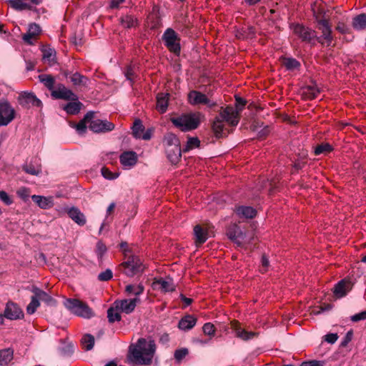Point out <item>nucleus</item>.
I'll return each mask as SVG.
<instances>
[{
	"mask_svg": "<svg viewBox=\"0 0 366 366\" xmlns=\"http://www.w3.org/2000/svg\"><path fill=\"white\" fill-rule=\"evenodd\" d=\"M156 350L157 345L151 337L139 338L129 347L128 362L137 365H149Z\"/></svg>",
	"mask_w": 366,
	"mask_h": 366,
	"instance_id": "obj_1",
	"label": "nucleus"
},
{
	"mask_svg": "<svg viewBox=\"0 0 366 366\" xmlns=\"http://www.w3.org/2000/svg\"><path fill=\"white\" fill-rule=\"evenodd\" d=\"M203 115L200 112L184 113L171 119L172 123L182 132L193 131L199 127Z\"/></svg>",
	"mask_w": 366,
	"mask_h": 366,
	"instance_id": "obj_2",
	"label": "nucleus"
},
{
	"mask_svg": "<svg viewBox=\"0 0 366 366\" xmlns=\"http://www.w3.org/2000/svg\"><path fill=\"white\" fill-rule=\"evenodd\" d=\"M234 111L232 108H225L214 119L212 124V130L216 137L219 138L223 136L224 122L231 126H237L238 124L239 119L235 117V112Z\"/></svg>",
	"mask_w": 366,
	"mask_h": 366,
	"instance_id": "obj_3",
	"label": "nucleus"
},
{
	"mask_svg": "<svg viewBox=\"0 0 366 366\" xmlns=\"http://www.w3.org/2000/svg\"><path fill=\"white\" fill-rule=\"evenodd\" d=\"M164 145L167 158L172 163H176L182 156L180 142L177 135L167 133L164 137Z\"/></svg>",
	"mask_w": 366,
	"mask_h": 366,
	"instance_id": "obj_4",
	"label": "nucleus"
},
{
	"mask_svg": "<svg viewBox=\"0 0 366 366\" xmlns=\"http://www.w3.org/2000/svg\"><path fill=\"white\" fill-rule=\"evenodd\" d=\"M65 307L73 314L84 318H90L94 316L92 310L89 306L76 299H67L64 302Z\"/></svg>",
	"mask_w": 366,
	"mask_h": 366,
	"instance_id": "obj_5",
	"label": "nucleus"
},
{
	"mask_svg": "<svg viewBox=\"0 0 366 366\" xmlns=\"http://www.w3.org/2000/svg\"><path fill=\"white\" fill-rule=\"evenodd\" d=\"M292 32L302 41L314 44L317 39L316 31L300 24H293L290 26Z\"/></svg>",
	"mask_w": 366,
	"mask_h": 366,
	"instance_id": "obj_6",
	"label": "nucleus"
},
{
	"mask_svg": "<svg viewBox=\"0 0 366 366\" xmlns=\"http://www.w3.org/2000/svg\"><path fill=\"white\" fill-rule=\"evenodd\" d=\"M122 272L129 277H133L142 272L144 267L139 257L126 259L120 265Z\"/></svg>",
	"mask_w": 366,
	"mask_h": 366,
	"instance_id": "obj_7",
	"label": "nucleus"
},
{
	"mask_svg": "<svg viewBox=\"0 0 366 366\" xmlns=\"http://www.w3.org/2000/svg\"><path fill=\"white\" fill-rule=\"evenodd\" d=\"M162 39L164 41L165 46L168 49L175 54H179L180 52V43L178 34L172 29H167L164 31Z\"/></svg>",
	"mask_w": 366,
	"mask_h": 366,
	"instance_id": "obj_8",
	"label": "nucleus"
},
{
	"mask_svg": "<svg viewBox=\"0 0 366 366\" xmlns=\"http://www.w3.org/2000/svg\"><path fill=\"white\" fill-rule=\"evenodd\" d=\"M15 111L6 99L0 100V126H6L14 119Z\"/></svg>",
	"mask_w": 366,
	"mask_h": 366,
	"instance_id": "obj_9",
	"label": "nucleus"
},
{
	"mask_svg": "<svg viewBox=\"0 0 366 366\" xmlns=\"http://www.w3.org/2000/svg\"><path fill=\"white\" fill-rule=\"evenodd\" d=\"M188 101L192 105L206 104L209 108L216 105V102L208 99L205 94L195 90L188 94Z\"/></svg>",
	"mask_w": 366,
	"mask_h": 366,
	"instance_id": "obj_10",
	"label": "nucleus"
},
{
	"mask_svg": "<svg viewBox=\"0 0 366 366\" xmlns=\"http://www.w3.org/2000/svg\"><path fill=\"white\" fill-rule=\"evenodd\" d=\"M115 126L113 123L107 119H92L89 124V128L95 133H105L111 132L114 129Z\"/></svg>",
	"mask_w": 366,
	"mask_h": 366,
	"instance_id": "obj_11",
	"label": "nucleus"
},
{
	"mask_svg": "<svg viewBox=\"0 0 366 366\" xmlns=\"http://www.w3.org/2000/svg\"><path fill=\"white\" fill-rule=\"evenodd\" d=\"M132 129V134L136 139L149 140L154 133L153 128H149L146 132H144V127L140 119H136L134 121Z\"/></svg>",
	"mask_w": 366,
	"mask_h": 366,
	"instance_id": "obj_12",
	"label": "nucleus"
},
{
	"mask_svg": "<svg viewBox=\"0 0 366 366\" xmlns=\"http://www.w3.org/2000/svg\"><path fill=\"white\" fill-rule=\"evenodd\" d=\"M4 316L9 320H14L22 319L24 315L21 309L16 303L9 302L6 305Z\"/></svg>",
	"mask_w": 366,
	"mask_h": 366,
	"instance_id": "obj_13",
	"label": "nucleus"
},
{
	"mask_svg": "<svg viewBox=\"0 0 366 366\" xmlns=\"http://www.w3.org/2000/svg\"><path fill=\"white\" fill-rule=\"evenodd\" d=\"M51 96L55 99L66 100H76L77 97L71 90L67 89L63 84L58 85L56 89L52 90Z\"/></svg>",
	"mask_w": 366,
	"mask_h": 366,
	"instance_id": "obj_14",
	"label": "nucleus"
},
{
	"mask_svg": "<svg viewBox=\"0 0 366 366\" xmlns=\"http://www.w3.org/2000/svg\"><path fill=\"white\" fill-rule=\"evenodd\" d=\"M352 288V283L349 279H343L338 282L334 287L333 292L338 298L345 297Z\"/></svg>",
	"mask_w": 366,
	"mask_h": 366,
	"instance_id": "obj_15",
	"label": "nucleus"
},
{
	"mask_svg": "<svg viewBox=\"0 0 366 366\" xmlns=\"http://www.w3.org/2000/svg\"><path fill=\"white\" fill-rule=\"evenodd\" d=\"M319 24V29L321 30L322 34L321 37H317L316 40H317L319 42L322 43V39L325 40V41L327 43V44H330L332 40V29L331 26L326 19H320L318 21Z\"/></svg>",
	"mask_w": 366,
	"mask_h": 366,
	"instance_id": "obj_16",
	"label": "nucleus"
},
{
	"mask_svg": "<svg viewBox=\"0 0 366 366\" xmlns=\"http://www.w3.org/2000/svg\"><path fill=\"white\" fill-rule=\"evenodd\" d=\"M19 102L23 107H41V102L33 94L24 92L19 97Z\"/></svg>",
	"mask_w": 366,
	"mask_h": 366,
	"instance_id": "obj_17",
	"label": "nucleus"
},
{
	"mask_svg": "<svg viewBox=\"0 0 366 366\" xmlns=\"http://www.w3.org/2000/svg\"><path fill=\"white\" fill-rule=\"evenodd\" d=\"M139 302V299L135 297L131 300H124L120 301H116L114 302L115 308L118 310L124 312L127 314L131 313L137 306V304Z\"/></svg>",
	"mask_w": 366,
	"mask_h": 366,
	"instance_id": "obj_18",
	"label": "nucleus"
},
{
	"mask_svg": "<svg viewBox=\"0 0 366 366\" xmlns=\"http://www.w3.org/2000/svg\"><path fill=\"white\" fill-rule=\"evenodd\" d=\"M120 162L126 169H130L137 162V154L134 152H124L120 155Z\"/></svg>",
	"mask_w": 366,
	"mask_h": 366,
	"instance_id": "obj_19",
	"label": "nucleus"
},
{
	"mask_svg": "<svg viewBox=\"0 0 366 366\" xmlns=\"http://www.w3.org/2000/svg\"><path fill=\"white\" fill-rule=\"evenodd\" d=\"M232 327L235 332L236 337L244 341L249 340L258 335V333L257 332H247L244 329L241 328L237 322L232 323Z\"/></svg>",
	"mask_w": 366,
	"mask_h": 366,
	"instance_id": "obj_20",
	"label": "nucleus"
},
{
	"mask_svg": "<svg viewBox=\"0 0 366 366\" xmlns=\"http://www.w3.org/2000/svg\"><path fill=\"white\" fill-rule=\"evenodd\" d=\"M31 199L35 202L41 209H48L54 206V199L52 197H44L41 195H32Z\"/></svg>",
	"mask_w": 366,
	"mask_h": 366,
	"instance_id": "obj_21",
	"label": "nucleus"
},
{
	"mask_svg": "<svg viewBox=\"0 0 366 366\" xmlns=\"http://www.w3.org/2000/svg\"><path fill=\"white\" fill-rule=\"evenodd\" d=\"M197 323V318L193 315H187L183 317L178 323V327L182 331L192 330Z\"/></svg>",
	"mask_w": 366,
	"mask_h": 366,
	"instance_id": "obj_22",
	"label": "nucleus"
},
{
	"mask_svg": "<svg viewBox=\"0 0 366 366\" xmlns=\"http://www.w3.org/2000/svg\"><path fill=\"white\" fill-rule=\"evenodd\" d=\"M69 217L77 224L83 226L86 224V218L84 214L77 208L71 207L67 211Z\"/></svg>",
	"mask_w": 366,
	"mask_h": 366,
	"instance_id": "obj_23",
	"label": "nucleus"
},
{
	"mask_svg": "<svg viewBox=\"0 0 366 366\" xmlns=\"http://www.w3.org/2000/svg\"><path fill=\"white\" fill-rule=\"evenodd\" d=\"M41 32L40 26L36 24H31L29 26V29L23 36V39L25 42L31 44L32 39L38 36Z\"/></svg>",
	"mask_w": 366,
	"mask_h": 366,
	"instance_id": "obj_24",
	"label": "nucleus"
},
{
	"mask_svg": "<svg viewBox=\"0 0 366 366\" xmlns=\"http://www.w3.org/2000/svg\"><path fill=\"white\" fill-rule=\"evenodd\" d=\"M94 112H88L77 124H72L71 127H75L79 134H81L86 132V124H90L91 120L94 118Z\"/></svg>",
	"mask_w": 366,
	"mask_h": 366,
	"instance_id": "obj_25",
	"label": "nucleus"
},
{
	"mask_svg": "<svg viewBox=\"0 0 366 366\" xmlns=\"http://www.w3.org/2000/svg\"><path fill=\"white\" fill-rule=\"evenodd\" d=\"M32 292L37 297L39 301L44 302L48 305H54L55 304V300L49 294L39 288L34 287Z\"/></svg>",
	"mask_w": 366,
	"mask_h": 366,
	"instance_id": "obj_26",
	"label": "nucleus"
},
{
	"mask_svg": "<svg viewBox=\"0 0 366 366\" xmlns=\"http://www.w3.org/2000/svg\"><path fill=\"white\" fill-rule=\"evenodd\" d=\"M236 213L239 217L253 218L256 215V210L248 206H241L236 208Z\"/></svg>",
	"mask_w": 366,
	"mask_h": 366,
	"instance_id": "obj_27",
	"label": "nucleus"
},
{
	"mask_svg": "<svg viewBox=\"0 0 366 366\" xmlns=\"http://www.w3.org/2000/svg\"><path fill=\"white\" fill-rule=\"evenodd\" d=\"M194 234L196 238V243L202 244L208 239L207 229H204L199 225H196L194 228Z\"/></svg>",
	"mask_w": 366,
	"mask_h": 366,
	"instance_id": "obj_28",
	"label": "nucleus"
},
{
	"mask_svg": "<svg viewBox=\"0 0 366 366\" xmlns=\"http://www.w3.org/2000/svg\"><path fill=\"white\" fill-rule=\"evenodd\" d=\"M352 25L353 29L357 31L366 29V14H361L355 16Z\"/></svg>",
	"mask_w": 366,
	"mask_h": 366,
	"instance_id": "obj_29",
	"label": "nucleus"
},
{
	"mask_svg": "<svg viewBox=\"0 0 366 366\" xmlns=\"http://www.w3.org/2000/svg\"><path fill=\"white\" fill-rule=\"evenodd\" d=\"M311 9L313 12V16L318 22L321 19V16H325L324 5L322 1H315L311 5Z\"/></svg>",
	"mask_w": 366,
	"mask_h": 366,
	"instance_id": "obj_30",
	"label": "nucleus"
},
{
	"mask_svg": "<svg viewBox=\"0 0 366 366\" xmlns=\"http://www.w3.org/2000/svg\"><path fill=\"white\" fill-rule=\"evenodd\" d=\"M320 89L316 85H308L305 86L302 92V95L306 99H312L317 97Z\"/></svg>",
	"mask_w": 366,
	"mask_h": 366,
	"instance_id": "obj_31",
	"label": "nucleus"
},
{
	"mask_svg": "<svg viewBox=\"0 0 366 366\" xmlns=\"http://www.w3.org/2000/svg\"><path fill=\"white\" fill-rule=\"evenodd\" d=\"M121 24L127 29L134 28L138 25V20L132 15H125L121 17Z\"/></svg>",
	"mask_w": 366,
	"mask_h": 366,
	"instance_id": "obj_32",
	"label": "nucleus"
},
{
	"mask_svg": "<svg viewBox=\"0 0 366 366\" xmlns=\"http://www.w3.org/2000/svg\"><path fill=\"white\" fill-rule=\"evenodd\" d=\"M68 103L64 107V109L69 114H76L79 112L82 104L76 100Z\"/></svg>",
	"mask_w": 366,
	"mask_h": 366,
	"instance_id": "obj_33",
	"label": "nucleus"
},
{
	"mask_svg": "<svg viewBox=\"0 0 366 366\" xmlns=\"http://www.w3.org/2000/svg\"><path fill=\"white\" fill-rule=\"evenodd\" d=\"M10 6L16 10L31 9V6L28 0H9Z\"/></svg>",
	"mask_w": 366,
	"mask_h": 366,
	"instance_id": "obj_34",
	"label": "nucleus"
},
{
	"mask_svg": "<svg viewBox=\"0 0 366 366\" xmlns=\"http://www.w3.org/2000/svg\"><path fill=\"white\" fill-rule=\"evenodd\" d=\"M235 107L229 106L226 108H232L233 110H234V112H235V117L239 119V114L246 104V101L244 99L238 97H235Z\"/></svg>",
	"mask_w": 366,
	"mask_h": 366,
	"instance_id": "obj_35",
	"label": "nucleus"
},
{
	"mask_svg": "<svg viewBox=\"0 0 366 366\" xmlns=\"http://www.w3.org/2000/svg\"><path fill=\"white\" fill-rule=\"evenodd\" d=\"M200 145L199 139L196 137H189L185 147L182 149V152H189V150L198 148Z\"/></svg>",
	"mask_w": 366,
	"mask_h": 366,
	"instance_id": "obj_36",
	"label": "nucleus"
},
{
	"mask_svg": "<svg viewBox=\"0 0 366 366\" xmlns=\"http://www.w3.org/2000/svg\"><path fill=\"white\" fill-rule=\"evenodd\" d=\"M120 249L122 253L124 254V259H128L137 257L135 255L134 252L132 247H130L127 242H122L120 244Z\"/></svg>",
	"mask_w": 366,
	"mask_h": 366,
	"instance_id": "obj_37",
	"label": "nucleus"
},
{
	"mask_svg": "<svg viewBox=\"0 0 366 366\" xmlns=\"http://www.w3.org/2000/svg\"><path fill=\"white\" fill-rule=\"evenodd\" d=\"M39 79L40 81L42 82L49 90L51 92L54 90L55 80L52 76L41 74L39 76Z\"/></svg>",
	"mask_w": 366,
	"mask_h": 366,
	"instance_id": "obj_38",
	"label": "nucleus"
},
{
	"mask_svg": "<svg viewBox=\"0 0 366 366\" xmlns=\"http://www.w3.org/2000/svg\"><path fill=\"white\" fill-rule=\"evenodd\" d=\"M13 358V351L6 349L0 351V365H6Z\"/></svg>",
	"mask_w": 366,
	"mask_h": 366,
	"instance_id": "obj_39",
	"label": "nucleus"
},
{
	"mask_svg": "<svg viewBox=\"0 0 366 366\" xmlns=\"http://www.w3.org/2000/svg\"><path fill=\"white\" fill-rule=\"evenodd\" d=\"M144 291V287L141 285H129L126 287V292L129 295L138 296Z\"/></svg>",
	"mask_w": 366,
	"mask_h": 366,
	"instance_id": "obj_40",
	"label": "nucleus"
},
{
	"mask_svg": "<svg viewBox=\"0 0 366 366\" xmlns=\"http://www.w3.org/2000/svg\"><path fill=\"white\" fill-rule=\"evenodd\" d=\"M175 287L173 280L169 277H167L165 279L162 278V291L172 292L175 290Z\"/></svg>",
	"mask_w": 366,
	"mask_h": 366,
	"instance_id": "obj_41",
	"label": "nucleus"
},
{
	"mask_svg": "<svg viewBox=\"0 0 366 366\" xmlns=\"http://www.w3.org/2000/svg\"><path fill=\"white\" fill-rule=\"evenodd\" d=\"M40 306V302L37 297L34 294V295L31 298L30 303L26 307V312L29 315L34 314L36 309Z\"/></svg>",
	"mask_w": 366,
	"mask_h": 366,
	"instance_id": "obj_42",
	"label": "nucleus"
},
{
	"mask_svg": "<svg viewBox=\"0 0 366 366\" xmlns=\"http://www.w3.org/2000/svg\"><path fill=\"white\" fill-rule=\"evenodd\" d=\"M332 150V147L329 143H323L317 145L315 149L316 155L327 154Z\"/></svg>",
	"mask_w": 366,
	"mask_h": 366,
	"instance_id": "obj_43",
	"label": "nucleus"
},
{
	"mask_svg": "<svg viewBox=\"0 0 366 366\" xmlns=\"http://www.w3.org/2000/svg\"><path fill=\"white\" fill-rule=\"evenodd\" d=\"M283 64L288 70H295L299 68L300 62L294 58H285Z\"/></svg>",
	"mask_w": 366,
	"mask_h": 366,
	"instance_id": "obj_44",
	"label": "nucleus"
},
{
	"mask_svg": "<svg viewBox=\"0 0 366 366\" xmlns=\"http://www.w3.org/2000/svg\"><path fill=\"white\" fill-rule=\"evenodd\" d=\"M81 342L86 350H90L94 347V337L91 335H86L82 338Z\"/></svg>",
	"mask_w": 366,
	"mask_h": 366,
	"instance_id": "obj_45",
	"label": "nucleus"
},
{
	"mask_svg": "<svg viewBox=\"0 0 366 366\" xmlns=\"http://www.w3.org/2000/svg\"><path fill=\"white\" fill-rule=\"evenodd\" d=\"M138 69V66L136 64L129 65L126 71L125 76L127 79L131 81H132L134 78L137 76V71Z\"/></svg>",
	"mask_w": 366,
	"mask_h": 366,
	"instance_id": "obj_46",
	"label": "nucleus"
},
{
	"mask_svg": "<svg viewBox=\"0 0 366 366\" xmlns=\"http://www.w3.org/2000/svg\"><path fill=\"white\" fill-rule=\"evenodd\" d=\"M71 81L75 85H86L88 79L84 76L75 73L71 76Z\"/></svg>",
	"mask_w": 366,
	"mask_h": 366,
	"instance_id": "obj_47",
	"label": "nucleus"
},
{
	"mask_svg": "<svg viewBox=\"0 0 366 366\" xmlns=\"http://www.w3.org/2000/svg\"><path fill=\"white\" fill-rule=\"evenodd\" d=\"M228 236L229 239L236 243L240 244L239 239L243 237V233L239 228H237L234 232H229Z\"/></svg>",
	"mask_w": 366,
	"mask_h": 366,
	"instance_id": "obj_48",
	"label": "nucleus"
},
{
	"mask_svg": "<svg viewBox=\"0 0 366 366\" xmlns=\"http://www.w3.org/2000/svg\"><path fill=\"white\" fill-rule=\"evenodd\" d=\"M107 317H108L109 321L110 322H114L115 321H119L121 319V316H120L119 313L118 312L115 311V310L114 308H109L108 310Z\"/></svg>",
	"mask_w": 366,
	"mask_h": 366,
	"instance_id": "obj_49",
	"label": "nucleus"
},
{
	"mask_svg": "<svg viewBox=\"0 0 366 366\" xmlns=\"http://www.w3.org/2000/svg\"><path fill=\"white\" fill-rule=\"evenodd\" d=\"M202 330H203V332L204 333V335H208L210 337L214 336V335H215L214 327L210 322L205 323L203 325Z\"/></svg>",
	"mask_w": 366,
	"mask_h": 366,
	"instance_id": "obj_50",
	"label": "nucleus"
},
{
	"mask_svg": "<svg viewBox=\"0 0 366 366\" xmlns=\"http://www.w3.org/2000/svg\"><path fill=\"white\" fill-rule=\"evenodd\" d=\"M107 248L102 242H98L96 247V253L99 259H102L107 252Z\"/></svg>",
	"mask_w": 366,
	"mask_h": 366,
	"instance_id": "obj_51",
	"label": "nucleus"
},
{
	"mask_svg": "<svg viewBox=\"0 0 366 366\" xmlns=\"http://www.w3.org/2000/svg\"><path fill=\"white\" fill-rule=\"evenodd\" d=\"M159 19L156 14H150L148 16V25L151 29H157L159 26Z\"/></svg>",
	"mask_w": 366,
	"mask_h": 366,
	"instance_id": "obj_52",
	"label": "nucleus"
},
{
	"mask_svg": "<svg viewBox=\"0 0 366 366\" xmlns=\"http://www.w3.org/2000/svg\"><path fill=\"white\" fill-rule=\"evenodd\" d=\"M24 170L32 175H39L41 173V168L39 167H34L31 164H27L24 167Z\"/></svg>",
	"mask_w": 366,
	"mask_h": 366,
	"instance_id": "obj_53",
	"label": "nucleus"
},
{
	"mask_svg": "<svg viewBox=\"0 0 366 366\" xmlns=\"http://www.w3.org/2000/svg\"><path fill=\"white\" fill-rule=\"evenodd\" d=\"M189 353V351L187 348H181L177 350L174 352V358L177 362H180L183 358H184Z\"/></svg>",
	"mask_w": 366,
	"mask_h": 366,
	"instance_id": "obj_54",
	"label": "nucleus"
},
{
	"mask_svg": "<svg viewBox=\"0 0 366 366\" xmlns=\"http://www.w3.org/2000/svg\"><path fill=\"white\" fill-rule=\"evenodd\" d=\"M113 273L111 269H107L98 275V280L100 281H108L112 279Z\"/></svg>",
	"mask_w": 366,
	"mask_h": 366,
	"instance_id": "obj_55",
	"label": "nucleus"
},
{
	"mask_svg": "<svg viewBox=\"0 0 366 366\" xmlns=\"http://www.w3.org/2000/svg\"><path fill=\"white\" fill-rule=\"evenodd\" d=\"M16 193L24 201H26L30 195V190L26 187H21L18 189Z\"/></svg>",
	"mask_w": 366,
	"mask_h": 366,
	"instance_id": "obj_56",
	"label": "nucleus"
},
{
	"mask_svg": "<svg viewBox=\"0 0 366 366\" xmlns=\"http://www.w3.org/2000/svg\"><path fill=\"white\" fill-rule=\"evenodd\" d=\"M43 59L51 64L54 61V54L52 49H45L43 51Z\"/></svg>",
	"mask_w": 366,
	"mask_h": 366,
	"instance_id": "obj_57",
	"label": "nucleus"
},
{
	"mask_svg": "<svg viewBox=\"0 0 366 366\" xmlns=\"http://www.w3.org/2000/svg\"><path fill=\"white\" fill-rule=\"evenodd\" d=\"M324 365H325L324 361L317 360L305 361L300 364V366H324Z\"/></svg>",
	"mask_w": 366,
	"mask_h": 366,
	"instance_id": "obj_58",
	"label": "nucleus"
},
{
	"mask_svg": "<svg viewBox=\"0 0 366 366\" xmlns=\"http://www.w3.org/2000/svg\"><path fill=\"white\" fill-rule=\"evenodd\" d=\"M102 174L103 177L107 179H114L118 177L117 174L112 173L111 171H109L107 168L105 167H103L102 169Z\"/></svg>",
	"mask_w": 366,
	"mask_h": 366,
	"instance_id": "obj_59",
	"label": "nucleus"
},
{
	"mask_svg": "<svg viewBox=\"0 0 366 366\" xmlns=\"http://www.w3.org/2000/svg\"><path fill=\"white\" fill-rule=\"evenodd\" d=\"M350 319L355 322L366 320V310L352 315Z\"/></svg>",
	"mask_w": 366,
	"mask_h": 366,
	"instance_id": "obj_60",
	"label": "nucleus"
},
{
	"mask_svg": "<svg viewBox=\"0 0 366 366\" xmlns=\"http://www.w3.org/2000/svg\"><path fill=\"white\" fill-rule=\"evenodd\" d=\"M0 199L5 203L6 205H10L12 204L13 201L11 199V197L9 196V194L4 192L1 191L0 192Z\"/></svg>",
	"mask_w": 366,
	"mask_h": 366,
	"instance_id": "obj_61",
	"label": "nucleus"
},
{
	"mask_svg": "<svg viewBox=\"0 0 366 366\" xmlns=\"http://www.w3.org/2000/svg\"><path fill=\"white\" fill-rule=\"evenodd\" d=\"M169 94L166 93L164 96L162 95V114L164 113L168 107V101Z\"/></svg>",
	"mask_w": 366,
	"mask_h": 366,
	"instance_id": "obj_62",
	"label": "nucleus"
},
{
	"mask_svg": "<svg viewBox=\"0 0 366 366\" xmlns=\"http://www.w3.org/2000/svg\"><path fill=\"white\" fill-rule=\"evenodd\" d=\"M338 339V336L335 333H330L325 336V340L330 344H334Z\"/></svg>",
	"mask_w": 366,
	"mask_h": 366,
	"instance_id": "obj_63",
	"label": "nucleus"
},
{
	"mask_svg": "<svg viewBox=\"0 0 366 366\" xmlns=\"http://www.w3.org/2000/svg\"><path fill=\"white\" fill-rule=\"evenodd\" d=\"M261 264H262L261 272H267L268 269L269 263L268 258L265 255H263L262 257Z\"/></svg>",
	"mask_w": 366,
	"mask_h": 366,
	"instance_id": "obj_64",
	"label": "nucleus"
}]
</instances>
